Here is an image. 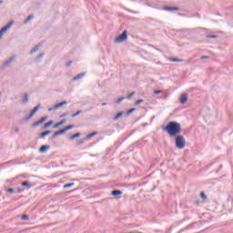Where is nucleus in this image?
Here are the masks:
<instances>
[{"label": "nucleus", "mask_w": 233, "mask_h": 233, "mask_svg": "<svg viewBox=\"0 0 233 233\" xmlns=\"http://www.w3.org/2000/svg\"><path fill=\"white\" fill-rule=\"evenodd\" d=\"M164 132H167L170 137H176L181 134V124L176 121H170L166 127H162Z\"/></svg>", "instance_id": "1"}, {"label": "nucleus", "mask_w": 233, "mask_h": 233, "mask_svg": "<svg viewBox=\"0 0 233 233\" xmlns=\"http://www.w3.org/2000/svg\"><path fill=\"white\" fill-rule=\"evenodd\" d=\"M175 137V146L178 150H183L187 146V140L182 135H177Z\"/></svg>", "instance_id": "2"}, {"label": "nucleus", "mask_w": 233, "mask_h": 233, "mask_svg": "<svg viewBox=\"0 0 233 233\" xmlns=\"http://www.w3.org/2000/svg\"><path fill=\"white\" fill-rule=\"evenodd\" d=\"M128 39V31L124 30L123 33L115 38V43H123V41H127Z\"/></svg>", "instance_id": "3"}, {"label": "nucleus", "mask_w": 233, "mask_h": 233, "mask_svg": "<svg viewBox=\"0 0 233 233\" xmlns=\"http://www.w3.org/2000/svg\"><path fill=\"white\" fill-rule=\"evenodd\" d=\"M15 60V56H11L9 59L5 60L2 66H0V70H5L6 67L10 66L12 63Z\"/></svg>", "instance_id": "4"}, {"label": "nucleus", "mask_w": 233, "mask_h": 233, "mask_svg": "<svg viewBox=\"0 0 233 233\" xmlns=\"http://www.w3.org/2000/svg\"><path fill=\"white\" fill-rule=\"evenodd\" d=\"M13 25H14V21H10L4 27H2L0 30V37H3V34H6V32H8L9 28H12Z\"/></svg>", "instance_id": "5"}, {"label": "nucleus", "mask_w": 233, "mask_h": 233, "mask_svg": "<svg viewBox=\"0 0 233 233\" xmlns=\"http://www.w3.org/2000/svg\"><path fill=\"white\" fill-rule=\"evenodd\" d=\"M111 196H114L116 199H119V196H123V191L119 189H115L111 192Z\"/></svg>", "instance_id": "6"}, {"label": "nucleus", "mask_w": 233, "mask_h": 233, "mask_svg": "<svg viewBox=\"0 0 233 233\" xmlns=\"http://www.w3.org/2000/svg\"><path fill=\"white\" fill-rule=\"evenodd\" d=\"M188 101V95L187 94H182L179 97V102L181 105H185Z\"/></svg>", "instance_id": "7"}, {"label": "nucleus", "mask_w": 233, "mask_h": 233, "mask_svg": "<svg viewBox=\"0 0 233 233\" xmlns=\"http://www.w3.org/2000/svg\"><path fill=\"white\" fill-rule=\"evenodd\" d=\"M46 150H50V146L44 145V146L40 147V148H39V152L41 154H45V152H46Z\"/></svg>", "instance_id": "8"}, {"label": "nucleus", "mask_w": 233, "mask_h": 233, "mask_svg": "<svg viewBox=\"0 0 233 233\" xmlns=\"http://www.w3.org/2000/svg\"><path fill=\"white\" fill-rule=\"evenodd\" d=\"M83 77H85V73H80V74L76 75V76H74L72 78V81H79V79H83Z\"/></svg>", "instance_id": "9"}, {"label": "nucleus", "mask_w": 233, "mask_h": 233, "mask_svg": "<svg viewBox=\"0 0 233 233\" xmlns=\"http://www.w3.org/2000/svg\"><path fill=\"white\" fill-rule=\"evenodd\" d=\"M164 10H167V12H174L179 10V7L165 6Z\"/></svg>", "instance_id": "10"}, {"label": "nucleus", "mask_w": 233, "mask_h": 233, "mask_svg": "<svg viewBox=\"0 0 233 233\" xmlns=\"http://www.w3.org/2000/svg\"><path fill=\"white\" fill-rule=\"evenodd\" d=\"M63 134H65L64 129H60V130L55 132V133L53 134L52 137H57V136H63Z\"/></svg>", "instance_id": "11"}, {"label": "nucleus", "mask_w": 233, "mask_h": 233, "mask_svg": "<svg viewBox=\"0 0 233 233\" xmlns=\"http://www.w3.org/2000/svg\"><path fill=\"white\" fill-rule=\"evenodd\" d=\"M64 105H68L67 101H62L56 105H55V108H61V106H64Z\"/></svg>", "instance_id": "12"}, {"label": "nucleus", "mask_w": 233, "mask_h": 233, "mask_svg": "<svg viewBox=\"0 0 233 233\" xmlns=\"http://www.w3.org/2000/svg\"><path fill=\"white\" fill-rule=\"evenodd\" d=\"M39 108H41V104H38L36 106H35L32 111L30 112V114H32V116H34L35 114V112H37V110H39Z\"/></svg>", "instance_id": "13"}, {"label": "nucleus", "mask_w": 233, "mask_h": 233, "mask_svg": "<svg viewBox=\"0 0 233 233\" xmlns=\"http://www.w3.org/2000/svg\"><path fill=\"white\" fill-rule=\"evenodd\" d=\"M49 134H52V131L51 130H46V131H44L40 134V137L43 138V137H46V136H48Z\"/></svg>", "instance_id": "14"}, {"label": "nucleus", "mask_w": 233, "mask_h": 233, "mask_svg": "<svg viewBox=\"0 0 233 233\" xmlns=\"http://www.w3.org/2000/svg\"><path fill=\"white\" fill-rule=\"evenodd\" d=\"M41 46V45H36L35 47H33L30 51V54H35V52H37V50H39V47Z\"/></svg>", "instance_id": "15"}, {"label": "nucleus", "mask_w": 233, "mask_h": 233, "mask_svg": "<svg viewBox=\"0 0 233 233\" xmlns=\"http://www.w3.org/2000/svg\"><path fill=\"white\" fill-rule=\"evenodd\" d=\"M66 122V120H61L60 122L56 123L54 125V128H57L59 127H61V125H65V123Z\"/></svg>", "instance_id": "16"}, {"label": "nucleus", "mask_w": 233, "mask_h": 233, "mask_svg": "<svg viewBox=\"0 0 233 233\" xmlns=\"http://www.w3.org/2000/svg\"><path fill=\"white\" fill-rule=\"evenodd\" d=\"M52 125H54V121H48L47 123H46L43 127H42V128H48V127H52Z\"/></svg>", "instance_id": "17"}, {"label": "nucleus", "mask_w": 233, "mask_h": 233, "mask_svg": "<svg viewBox=\"0 0 233 233\" xmlns=\"http://www.w3.org/2000/svg\"><path fill=\"white\" fill-rule=\"evenodd\" d=\"M94 136H97V131L86 135V139H91V137H94Z\"/></svg>", "instance_id": "18"}, {"label": "nucleus", "mask_w": 233, "mask_h": 233, "mask_svg": "<svg viewBox=\"0 0 233 233\" xmlns=\"http://www.w3.org/2000/svg\"><path fill=\"white\" fill-rule=\"evenodd\" d=\"M124 112L120 111L118 112L115 116H114V120L117 121V119H119V117H121L123 116Z\"/></svg>", "instance_id": "19"}, {"label": "nucleus", "mask_w": 233, "mask_h": 233, "mask_svg": "<svg viewBox=\"0 0 233 233\" xmlns=\"http://www.w3.org/2000/svg\"><path fill=\"white\" fill-rule=\"evenodd\" d=\"M32 19H34V15H29L27 18L24 21V24H28V21H32Z\"/></svg>", "instance_id": "20"}, {"label": "nucleus", "mask_w": 233, "mask_h": 233, "mask_svg": "<svg viewBox=\"0 0 233 233\" xmlns=\"http://www.w3.org/2000/svg\"><path fill=\"white\" fill-rule=\"evenodd\" d=\"M22 103H24V105H26V103H28V94H25L24 95V98L22 100Z\"/></svg>", "instance_id": "21"}, {"label": "nucleus", "mask_w": 233, "mask_h": 233, "mask_svg": "<svg viewBox=\"0 0 233 233\" xmlns=\"http://www.w3.org/2000/svg\"><path fill=\"white\" fill-rule=\"evenodd\" d=\"M170 61H173V63H183V59L180 58H171Z\"/></svg>", "instance_id": "22"}, {"label": "nucleus", "mask_w": 233, "mask_h": 233, "mask_svg": "<svg viewBox=\"0 0 233 233\" xmlns=\"http://www.w3.org/2000/svg\"><path fill=\"white\" fill-rule=\"evenodd\" d=\"M81 137V133L77 132L70 137V139H76Z\"/></svg>", "instance_id": "23"}, {"label": "nucleus", "mask_w": 233, "mask_h": 233, "mask_svg": "<svg viewBox=\"0 0 233 233\" xmlns=\"http://www.w3.org/2000/svg\"><path fill=\"white\" fill-rule=\"evenodd\" d=\"M72 128H74V125H69L64 128H62L64 130V133L66 132L67 130H72Z\"/></svg>", "instance_id": "24"}, {"label": "nucleus", "mask_w": 233, "mask_h": 233, "mask_svg": "<svg viewBox=\"0 0 233 233\" xmlns=\"http://www.w3.org/2000/svg\"><path fill=\"white\" fill-rule=\"evenodd\" d=\"M21 219H22V221H28V219H30V218L28 217V215H22Z\"/></svg>", "instance_id": "25"}, {"label": "nucleus", "mask_w": 233, "mask_h": 233, "mask_svg": "<svg viewBox=\"0 0 233 233\" xmlns=\"http://www.w3.org/2000/svg\"><path fill=\"white\" fill-rule=\"evenodd\" d=\"M45 56V53H40L37 56H36V61H39L41 59H43V57Z\"/></svg>", "instance_id": "26"}, {"label": "nucleus", "mask_w": 233, "mask_h": 233, "mask_svg": "<svg viewBox=\"0 0 233 233\" xmlns=\"http://www.w3.org/2000/svg\"><path fill=\"white\" fill-rule=\"evenodd\" d=\"M79 114H83V110H78L76 113H74L72 115V117H77V116H79Z\"/></svg>", "instance_id": "27"}, {"label": "nucleus", "mask_w": 233, "mask_h": 233, "mask_svg": "<svg viewBox=\"0 0 233 233\" xmlns=\"http://www.w3.org/2000/svg\"><path fill=\"white\" fill-rule=\"evenodd\" d=\"M125 99H127V97H125V96H122V97L116 99V105H119V103H121V101H125Z\"/></svg>", "instance_id": "28"}, {"label": "nucleus", "mask_w": 233, "mask_h": 233, "mask_svg": "<svg viewBox=\"0 0 233 233\" xmlns=\"http://www.w3.org/2000/svg\"><path fill=\"white\" fill-rule=\"evenodd\" d=\"M22 187H26L27 188H30V183L28 181L22 182Z\"/></svg>", "instance_id": "29"}, {"label": "nucleus", "mask_w": 233, "mask_h": 233, "mask_svg": "<svg viewBox=\"0 0 233 233\" xmlns=\"http://www.w3.org/2000/svg\"><path fill=\"white\" fill-rule=\"evenodd\" d=\"M74 185H76L75 183H68L64 185V188H70L71 187H74Z\"/></svg>", "instance_id": "30"}, {"label": "nucleus", "mask_w": 233, "mask_h": 233, "mask_svg": "<svg viewBox=\"0 0 233 233\" xmlns=\"http://www.w3.org/2000/svg\"><path fill=\"white\" fill-rule=\"evenodd\" d=\"M207 37L208 39H217L218 35H207Z\"/></svg>", "instance_id": "31"}, {"label": "nucleus", "mask_w": 233, "mask_h": 233, "mask_svg": "<svg viewBox=\"0 0 233 233\" xmlns=\"http://www.w3.org/2000/svg\"><path fill=\"white\" fill-rule=\"evenodd\" d=\"M39 125H41V121H40V120H37L36 122H35V123L32 124V127H39Z\"/></svg>", "instance_id": "32"}, {"label": "nucleus", "mask_w": 233, "mask_h": 233, "mask_svg": "<svg viewBox=\"0 0 233 233\" xmlns=\"http://www.w3.org/2000/svg\"><path fill=\"white\" fill-rule=\"evenodd\" d=\"M132 112H136V108H131L129 110L127 111V116H130V114H132Z\"/></svg>", "instance_id": "33"}, {"label": "nucleus", "mask_w": 233, "mask_h": 233, "mask_svg": "<svg viewBox=\"0 0 233 233\" xmlns=\"http://www.w3.org/2000/svg\"><path fill=\"white\" fill-rule=\"evenodd\" d=\"M32 117H34V115H32V113H30V114L25 118V121H29L30 119H32Z\"/></svg>", "instance_id": "34"}, {"label": "nucleus", "mask_w": 233, "mask_h": 233, "mask_svg": "<svg viewBox=\"0 0 233 233\" xmlns=\"http://www.w3.org/2000/svg\"><path fill=\"white\" fill-rule=\"evenodd\" d=\"M133 96H136V92H131L129 95L127 96L126 99H130Z\"/></svg>", "instance_id": "35"}, {"label": "nucleus", "mask_w": 233, "mask_h": 233, "mask_svg": "<svg viewBox=\"0 0 233 233\" xmlns=\"http://www.w3.org/2000/svg\"><path fill=\"white\" fill-rule=\"evenodd\" d=\"M54 110H57V107H56V106L48 108V112H54Z\"/></svg>", "instance_id": "36"}, {"label": "nucleus", "mask_w": 233, "mask_h": 233, "mask_svg": "<svg viewBox=\"0 0 233 233\" xmlns=\"http://www.w3.org/2000/svg\"><path fill=\"white\" fill-rule=\"evenodd\" d=\"M46 119H48V116H43L39 121L41 124H43L45 121H46Z\"/></svg>", "instance_id": "37"}, {"label": "nucleus", "mask_w": 233, "mask_h": 233, "mask_svg": "<svg viewBox=\"0 0 233 233\" xmlns=\"http://www.w3.org/2000/svg\"><path fill=\"white\" fill-rule=\"evenodd\" d=\"M7 192L9 194H14V192H15V189H14V188H7Z\"/></svg>", "instance_id": "38"}, {"label": "nucleus", "mask_w": 233, "mask_h": 233, "mask_svg": "<svg viewBox=\"0 0 233 233\" xmlns=\"http://www.w3.org/2000/svg\"><path fill=\"white\" fill-rule=\"evenodd\" d=\"M200 197L202 198V199H207V195L205 194V192H201Z\"/></svg>", "instance_id": "39"}, {"label": "nucleus", "mask_w": 233, "mask_h": 233, "mask_svg": "<svg viewBox=\"0 0 233 233\" xmlns=\"http://www.w3.org/2000/svg\"><path fill=\"white\" fill-rule=\"evenodd\" d=\"M143 101H145V100H143V99L137 100L135 102V105H141V103H143Z\"/></svg>", "instance_id": "40"}, {"label": "nucleus", "mask_w": 233, "mask_h": 233, "mask_svg": "<svg viewBox=\"0 0 233 233\" xmlns=\"http://www.w3.org/2000/svg\"><path fill=\"white\" fill-rule=\"evenodd\" d=\"M209 58H210V56H203L200 57V59H209Z\"/></svg>", "instance_id": "41"}, {"label": "nucleus", "mask_w": 233, "mask_h": 233, "mask_svg": "<svg viewBox=\"0 0 233 233\" xmlns=\"http://www.w3.org/2000/svg\"><path fill=\"white\" fill-rule=\"evenodd\" d=\"M161 92H163V91H161V90H155V91H154V94L159 95V94H161Z\"/></svg>", "instance_id": "42"}, {"label": "nucleus", "mask_w": 233, "mask_h": 233, "mask_svg": "<svg viewBox=\"0 0 233 233\" xmlns=\"http://www.w3.org/2000/svg\"><path fill=\"white\" fill-rule=\"evenodd\" d=\"M85 144V140L84 139H81L78 141V145H84Z\"/></svg>", "instance_id": "43"}, {"label": "nucleus", "mask_w": 233, "mask_h": 233, "mask_svg": "<svg viewBox=\"0 0 233 233\" xmlns=\"http://www.w3.org/2000/svg\"><path fill=\"white\" fill-rule=\"evenodd\" d=\"M71 65H72V61H68L66 62V66H70Z\"/></svg>", "instance_id": "44"}, {"label": "nucleus", "mask_w": 233, "mask_h": 233, "mask_svg": "<svg viewBox=\"0 0 233 233\" xmlns=\"http://www.w3.org/2000/svg\"><path fill=\"white\" fill-rule=\"evenodd\" d=\"M67 114L66 113H64L60 116V117H66Z\"/></svg>", "instance_id": "45"}, {"label": "nucleus", "mask_w": 233, "mask_h": 233, "mask_svg": "<svg viewBox=\"0 0 233 233\" xmlns=\"http://www.w3.org/2000/svg\"><path fill=\"white\" fill-rule=\"evenodd\" d=\"M21 192H23V189L18 188V189H17V194H21Z\"/></svg>", "instance_id": "46"}, {"label": "nucleus", "mask_w": 233, "mask_h": 233, "mask_svg": "<svg viewBox=\"0 0 233 233\" xmlns=\"http://www.w3.org/2000/svg\"><path fill=\"white\" fill-rule=\"evenodd\" d=\"M15 132L17 134L19 133V127L15 128Z\"/></svg>", "instance_id": "47"}, {"label": "nucleus", "mask_w": 233, "mask_h": 233, "mask_svg": "<svg viewBox=\"0 0 233 233\" xmlns=\"http://www.w3.org/2000/svg\"><path fill=\"white\" fill-rule=\"evenodd\" d=\"M102 106H106V103H102Z\"/></svg>", "instance_id": "48"}, {"label": "nucleus", "mask_w": 233, "mask_h": 233, "mask_svg": "<svg viewBox=\"0 0 233 233\" xmlns=\"http://www.w3.org/2000/svg\"><path fill=\"white\" fill-rule=\"evenodd\" d=\"M0 5H3V0H0Z\"/></svg>", "instance_id": "49"}, {"label": "nucleus", "mask_w": 233, "mask_h": 233, "mask_svg": "<svg viewBox=\"0 0 233 233\" xmlns=\"http://www.w3.org/2000/svg\"><path fill=\"white\" fill-rule=\"evenodd\" d=\"M3 39V36H0V40Z\"/></svg>", "instance_id": "50"}]
</instances>
